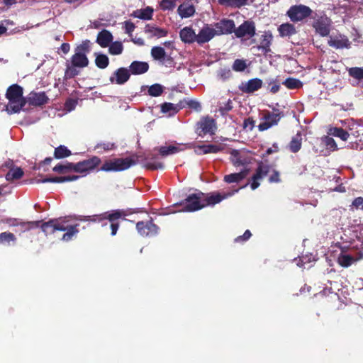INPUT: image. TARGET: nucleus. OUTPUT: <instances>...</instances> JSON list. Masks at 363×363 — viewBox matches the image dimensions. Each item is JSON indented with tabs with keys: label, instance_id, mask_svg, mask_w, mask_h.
<instances>
[{
	"label": "nucleus",
	"instance_id": "obj_1",
	"mask_svg": "<svg viewBox=\"0 0 363 363\" xmlns=\"http://www.w3.org/2000/svg\"><path fill=\"white\" fill-rule=\"evenodd\" d=\"M126 211L121 209L107 211L100 214L92 216L78 215L74 216V219L77 221L91 222L93 223H101V226L105 227L110 223V230H111V236H115L120 227V220H124L126 217Z\"/></svg>",
	"mask_w": 363,
	"mask_h": 363
},
{
	"label": "nucleus",
	"instance_id": "obj_2",
	"mask_svg": "<svg viewBox=\"0 0 363 363\" xmlns=\"http://www.w3.org/2000/svg\"><path fill=\"white\" fill-rule=\"evenodd\" d=\"M77 226H79V224L71 225L67 224V221L65 218H58L44 221L40 225V228L45 236L52 235L56 231L66 232L62 235V240L69 242L79 233Z\"/></svg>",
	"mask_w": 363,
	"mask_h": 363
},
{
	"label": "nucleus",
	"instance_id": "obj_3",
	"mask_svg": "<svg viewBox=\"0 0 363 363\" xmlns=\"http://www.w3.org/2000/svg\"><path fill=\"white\" fill-rule=\"evenodd\" d=\"M6 97L9 100L6 111L9 115L18 113L26 106V98L22 96V87L16 84L9 86Z\"/></svg>",
	"mask_w": 363,
	"mask_h": 363
},
{
	"label": "nucleus",
	"instance_id": "obj_4",
	"mask_svg": "<svg viewBox=\"0 0 363 363\" xmlns=\"http://www.w3.org/2000/svg\"><path fill=\"white\" fill-rule=\"evenodd\" d=\"M140 156L133 155L131 157L126 158H113L104 162L99 171L105 172H119L128 169L135 165Z\"/></svg>",
	"mask_w": 363,
	"mask_h": 363
},
{
	"label": "nucleus",
	"instance_id": "obj_5",
	"mask_svg": "<svg viewBox=\"0 0 363 363\" xmlns=\"http://www.w3.org/2000/svg\"><path fill=\"white\" fill-rule=\"evenodd\" d=\"M313 11L310 7L303 4H295L291 6L286 11V16L293 23H298L310 17Z\"/></svg>",
	"mask_w": 363,
	"mask_h": 363
},
{
	"label": "nucleus",
	"instance_id": "obj_6",
	"mask_svg": "<svg viewBox=\"0 0 363 363\" xmlns=\"http://www.w3.org/2000/svg\"><path fill=\"white\" fill-rule=\"evenodd\" d=\"M101 164V159L98 156H92L89 159L81 160L77 163H74L76 172L86 175L90 172L96 169Z\"/></svg>",
	"mask_w": 363,
	"mask_h": 363
},
{
	"label": "nucleus",
	"instance_id": "obj_7",
	"mask_svg": "<svg viewBox=\"0 0 363 363\" xmlns=\"http://www.w3.org/2000/svg\"><path fill=\"white\" fill-rule=\"evenodd\" d=\"M203 196L202 191L189 194L187 199L184 201V209L188 212L197 211L207 206L203 204V200L200 196Z\"/></svg>",
	"mask_w": 363,
	"mask_h": 363
},
{
	"label": "nucleus",
	"instance_id": "obj_8",
	"mask_svg": "<svg viewBox=\"0 0 363 363\" xmlns=\"http://www.w3.org/2000/svg\"><path fill=\"white\" fill-rule=\"evenodd\" d=\"M277 113L267 111L262 116V122L258 125V130L259 131L267 130V129L277 125L279 120L284 116L282 112L275 111Z\"/></svg>",
	"mask_w": 363,
	"mask_h": 363
},
{
	"label": "nucleus",
	"instance_id": "obj_9",
	"mask_svg": "<svg viewBox=\"0 0 363 363\" xmlns=\"http://www.w3.org/2000/svg\"><path fill=\"white\" fill-rule=\"evenodd\" d=\"M136 230L139 235L144 237H152L158 233L160 228L153 223V219L150 218L147 222L138 221L136 223Z\"/></svg>",
	"mask_w": 363,
	"mask_h": 363
},
{
	"label": "nucleus",
	"instance_id": "obj_10",
	"mask_svg": "<svg viewBox=\"0 0 363 363\" xmlns=\"http://www.w3.org/2000/svg\"><path fill=\"white\" fill-rule=\"evenodd\" d=\"M330 26L331 20L325 15L318 17L312 23V27L315 30V33L322 37L329 35Z\"/></svg>",
	"mask_w": 363,
	"mask_h": 363
},
{
	"label": "nucleus",
	"instance_id": "obj_11",
	"mask_svg": "<svg viewBox=\"0 0 363 363\" xmlns=\"http://www.w3.org/2000/svg\"><path fill=\"white\" fill-rule=\"evenodd\" d=\"M199 130L198 135L203 136L206 134L213 135L215 134V130L217 128L216 126V121L210 116L203 117L198 123Z\"/></svg>",
	"mask_w": 363,
	"mask_h": 363
},
{
	"label": "nucleus",
	"instance_id": "obj_12",
	"mask_svg": "<svg viewBox=\"0 0 363 363\" xmlns=\"http://www.w3.org/2000/svg\"><path fill=\"white\" fill-rule=\"evenodd\" d=\"M235 37L238 38L247 36L252 38L255 35V26L253 21H245L238 28H234L233 32Z\"/></svg>",
	"mask_w": 363,
	"mask_h": 363
},
{
	"label": "nucleus",
	"instance_id": "obj_13",
	"mask_svg": "<svg viewBox=\"0 0 363 363\" xmlns=\"http://www.w3.org/2000/svg\"><path fill=\"white\" fill-rule=\"evenodd\" d=\"M26 99V104L35 107H41L48 103L50 100L44 91L29 93Z\"/></svg>",
	"mask_w": 363,
	"mask_h": 363
},
{
	"label": "nucleus",
	"instance_id": "obj_14",
	"mask_svg": "<svg viewBox=\"0 0 363 363\" xmlns=\"http://www.w3.org/2000/svg\"><path fill=\"white\" fill-rule=\"evenodd\" d=\"M269 166L260 162L258 167H257L256 172L252 175V182H250V189H252V190L257 189L259 186H260L259 181L264 178V177L269 174Z\"/></svg>",
	"mask_w": 363,
	"mask_h": 363
},
{
	"label": "nucleus",
	"instance_id": "obj_15",
	"mask_svg": "<svg viewBox=\"0 0 363 363\" xmlns=\"http://www.w3.org/2000/svg\"><path fill=\"white\" fill-rule=\"evenodd\" d=\"M232 195L233 192L224 194L218 192L209 193L207 194L203 193V195L200 196V197L202 198V201L204 202V205L209 206H214L221 202V201L225 199L228 196H231Z\"/></svg>",
	"mask_w": 363,
	"mask_h": 363
},
{
	"label": "nucleus",
	"instance_id": "obj_16",
	"mask_svg": "<svg viewBox=\"0 0 363 363\" xmlns=\"http://www.w3.org/2000/svg\"><path fill=\"white\" fill-rule=\"evenodd\" d=\"M214 27L215 28L213 29L217 33V35H229L232 34V32L234 31L235 23L233 20L223 18L215 23Z\"/></svg>",
	"mask_w": 363,
	"mask_h": 363
},
{
	"label": "nucleus",
	"instance_id": "obj_17",
	"mask_svg": "<svg viewBox=\"0 0 363 363\" xmlns=\"http://www.w3.org/2000/svg\"><path fill=\"white\" fill-rule=\"evenodd\" d=\"M130 74V72L126 68H118L114 71L113 75L110 77L109 81L112 84L123 85L128 81Z\"/></svg>",
	"mask_w": 363,
	"mask_h": 363
},
{
	"label": "nucleus",
	"instance_id": "obj_18",
	"mask_svg": "<svg viewBox=\"0 0 363 363\" xmlns=\"http://www.w3.org/2000/svg\"><path fill=\"white\" fill-rule=\"evenodd\" d=\"M217 35V32L211 28L208 25L203 26L198 34H196V43L199 45L209 42L213 38Z\"/></svg>",
	"mask_w": 363,
	"mask_h": 363
},
{
	"label": "nucleus",
	"instance_id": "obj_19",
	"mask_svg": "<svg viewBox=\"0 0 363 363\" xmlns=\"http://www.w3.org/2000/svg\"><path fill=\"white\" fill-rule=\"evenodd\" d=\"M224 145L219 143L218 145L215 144H209V145H199L196 146V154L200 155H207L211 153H218L223 151Z\"/></svg>",
	"mask_w": 363,
	"mask_h": 363
},
{
	"label": "nucleus",
	"instance_id": "obj_20",
	"mask_svg": "<svg viewBox=\"0 0 363 363\" xmlns=\"http://www.w3.org/2000/svg\"><path fill=\"white\" fill-rule=\"evenodd\" d=\"M262 86V81L259 78H254L248 80L247 82H242L238 86V89L245 94H252L259 89Z\"/></svg>",
	"mask_w": 363,
	"mask_h": 363
},
{
	"label": "nucleus",
	"instance_id": "obj_21",
	"mask_svg": "<svg viewBox=\"0 0 363 363\" xmlns=\"http://www.w3.org/2000/svg\"><path fill=\"white\" fill-rule=\"evenodd\" d=\"M142 161L144 162L145 168L149 170L155 171L164 169V164L157 160V156L155 155L147 154L145 155Z\"/></svg>",
	"mask_w": 363,
	"mask_h": 363
},
{
	"label": "nucleus",
	"instance_id": "obj_22",
	"mask_svg": "<svg viewBox=\"0 0 363 363\" xmlns=\"http://www.w3.org/2000/svg\"><path fill=\"white\" fill-rule=\"evenodd\" d=\"M273 40V35L270 31H265L260 36V44L257 46L258 50H261V52L264 55H267L271 52V45Z\"/></svg>",
	"mask_w": 363,
	"mask_h": 363
},
{
	"label": "nucleus",
	"instance_id": "obj_23",
	"mask_svg": "<svg viewBox=\"0 0 363 363\" xmlns=\"http://www.w3.org/2000/svg\"><path fill=\"white\" fill-rule=\"evenodd\" d=\"M350 43L345 35L330 37L328 40V45L335 49H343L350 48Z\"/></svg>",
	"mask_w": 363,
	"mask_h": 363
},
{
	"label": "nucleus",
	"instance_id": "obj_24",
	"mask_svg": "<svg viewBox=\"0 0 363 363\" xmlns=\"http://www.w3.org/2000/svg\"><path fill=\"white\" fill-rule=\"evenodd\" d=\"M184 107L182 101L177 104H172L170 102H164L161 105V112L169 116L177 114L181 109Z\"/></svg>",
	"mask_w": 363,
	"mask_h": 363
},
{
	"label": "nucleus",
	"instance_id": "obj_25",
	"mask_svg": "<svg viewBox=\"0 0 363 363\" xmlns=\"http://www.w3.org/2000/svg\"><path fill=\"white\" fill-rule=\"evenodd\" d=\"M180 40L188 44H191L196 40V34L190 26H185L179 31Z\"/></svg>",
	"mask_w": 363,
	"mask_h": 363
},
{
	"label": "nucleus",
	"instance_id": "obj_26",
	"mask_svg": "<svg viewBox=\"0 0 363 363\" xmlns=\"http://www.w3.org/2000/svg\"><path fill=\"white\" fill-rule=\"evenodd\" d=\"M149 69V65L145 62L134 61L130 63V74L134 75H139L145 74Z\"/></svg>",
	"mask_w": 363,
	"mask_h": 363
},
{
	"label": "nucleus",
	"instance_id": "obj_27",
	"mask_svg": "<svg viewBox=\"0 0 363 363\" xmlns=\"http://www.w3.org/2000/svg\"><path fill=\"white\" fill-rule=\"evenodd\" d=\"M81 177L78 175L45 177L39 181L41 183H64L68 182H75Z\"/></svg>",
	"mask_w": 363,
	"mask_h": 363
},
{
	"label": "nucleus",
	"instance_id": "obj_28",
	"mask_svg": "<svg viewBox=\"0 0 363 363\" xmlns=\"http://www.w3.org/2000/svg\"><path fill=\"white\" fill-rule=\"evenodd\" d=\"M177 12L178 15H179L182 18L191 17L195 13L194 6L188 2H184L178 6Z\"/></svg>",
	"mask_w": 363,
	"mask_h": 363
},
{
	"label": "nucleus",
	"instance_id": "obj_29",
	"mask_svg": "<svg viewBox=\"0 0 363 363\" xmlns=\"http://www.w3.org/2000/svg\"><path fill=\"white\" fill-rule=\"evenodd\" d=\"M153 15V9L150 6H147L144 9H137L133 11L130 16L138 18L144 21H149L152 19Z\"/></svg>",
	"mask_w": 363,
	"mask_h": 363
},
{
	"label": "nucleus",
	"instance_id": "obj_30",
	"mask_svg": "<svg viewBox=\"0 0 363 363\" xmlns=\"http://www.w3.org/2000/svg\"><path fill=\"white\" fill-rule=\"evenodd\" d=\"M112 34L107 30L104 29L97 35L96 43H99L101 48H106L112 42Z\"/></svg>",
	"mask_w": 363,
	"mask_h": 363
},
{
	"label": "nucleus",
	"instance_id": "obj_31",
	"mask_svg": "<svg viewBox=\"0 0 363 363\" xmlns=\"http://www.w3.org/2000/svg\"><path fill=\"white\" fill-rule=\"evenodd\" d=\"M277 31H279V36L281 38L290 37L296 33L294 25L289 23L279 25V28H277Z\"/></svg>",
	"mask_w": 363,
	"mask_h": 363
},
{
	"label": "nucleus",
	"instance_id": "obj_32",
	"mask_svg": "<svg viewBox=\"0 0 363 363\" xmlns=\"http://www.w3.org/2000/svg\"><path fill=\"white\" fill-rule=\"evenodd\" d=\"M248 169H244L239 173H232L225 176L223 181L228 184L238 183L246 178Z\"/></svg>",
	"mask_w": 363,
	"mask_h": 363
},
{
	"label": "nucleus",
	"instance_id": "obj_33",
	"mask_svg": "<svg viewBox=\"0 0 363 363\" xmlns=\"http://www.w3.org/2000/svg\"><path fill=\"white\" fill-rule=\"evenodd\" d=\"M182 150L180 147V145H169V146H161L157 148L160 156L162 157H167L169 155H174Z\"/></svg>",
	"mask_w": 363,
	"mask_h": 363
},
{
	"label": "nucleus",
	"instance_id": "obj_34",
	"mask_svg": "<svg viewBox=\"0 0 363 363\" xmlns=\"http://www.w3.org/2000/svg\"><path fill=\"white\" fill-rule=\"evenodd\" d=\"M363 257V252L359 253V257L354 258L350 255L341 254L338 257V263L342 267H348L356 261H358Z\"/></svg>",
	"mask_w": 363,
	"mask_h": 363
},
{
	"label": "nucleus",
	"instance_id": "obj_35",
	"mask_svg": "<svg viewBox=\"0 0 363 363\" xmlns=\"http://www.w3.org/2000/svg\"><path fill=\"white\" fill-rule=\"evenodd\" d=\"M67 65L79 66V68H84L88 65V59L86 55L74 54L71 56L70 63Z\"/></svg>",
	"mask_w": 363,
	"mask_h": 363
},
{
	"label": "nucleus",
	"instance_id": "obj_36",
	"mask_svg": "<svg viewBox=\"0 0 363 363\" xmlns=\"http://www.w3.org/2000/svg\"><path fill=\"white\" fill-rule=\"evenodd\" d=\"M219 5L225 7L240 9L248 5V0H217Z\"/></svg>",
	"mask_w": 363,
	"mask_h": 363
},
{
	"label": "nucleus",
	"instance_id": "obj_37",
	"mask_svg": "<svg viewBox=\"0 0 363 363\" xmlns=\"http://www.w3.org/2000/svg\"><path fill=\"white\" fill-rule=\"evenodd\" d=\"M302 147V135L300 132H298L293 138L289 144V150L291 153L298 152Z\"/></svg>",
	"mask_w": 363,
	"mask_h": 363
},
{
	"label": "nucleus",
	"instance_id": "obj_38",
	"mask_svg": "<svg viewBox=\"0 0 363 363\" xmlns=\"http://www.w3.org/2000/svg\"><path fill=\"white\" fill-rule=\"evenodd\" d=\"M53 171L57 174H66L71 172H75L74 164L72 162H67L65 164H58L53 167Z\"/></svg>",
	"mask_w": 363,
	"mask_h": 363
},
{
	"label": "nucleus",
	"instance_id": "obj_39",
	"mask_svg": "<svg viewBox=\"0 0 363 363\" xmlns=\"http://www.w3.org/2000/svg\"><path fill=\"white\" fill-rule=\"evenodd\" d=\"M23 176V171L20 167H12L6 174V179L8 182L20 179Z\"/></svg>",
	"mask_w": 363,
	"mask_h": 363
},
{
	"label": "nucleus",
	"instance_id": "obj_40",
	"mask_svg": "<svg viewBox=\"0 0 363 363\" xmlns=\"http://www.w3.org/2000/svg\"><path fill=\"white\" fill-rule=\"evenodd\" d=\"M145 33L150 34L151 36H156L157 38L165 37L167 35V30L161 28L154 27L150 25H147L145 28Z\"/></svg>",
	"mask_w": 363,
	"mask_h": 363
},
{
	"label": "nucleus",
	"instance_id": "obj_41",
	"mask_svg": "<svg viewBox=\"0 0 363 363\" xmlns=\"http://www.w3.org/2000/svg\"><path fill=\"white\" fill-rule=\"evenodd\" d=\"M329 133L333 135V137L340 138V140L342 141H347L348 138L350 137V134L347 130L338 127L330 128V130H329Z\"/></svg>",
	"mask_w": 363,
	"mask_h": 363
},
{
	"label": "nucleus",
	"instance_id": "obj_42",
	"mask_svg": "<svg viewBox=\"0 0 363 363\" xmlns=\"http://www.w3.org/2000/svg\"><path fill=\"white\" fill-rule=\"evenodd\" d=\"M71 156V151L65 145H60L54 150V158L60 160Z\"/></svg>",
	"mask_w": 363,
	"mask_h": 363
},
{
	"label": "nucleus",
	"instance_id": "obj_43",
	"mask_svg": "<svg viewBox=\"0 0 363 363\" xmlns=\"http://www.w3.org/2000/svg\"><path fill=\"white\" fill-rule=\"evenodd\" d=\"M91 45V43H90L89 40L82 41V43L74 49V54L86 55L89 53Z\"/></svg>",
	"mask_w": 363,
	"mask_h": 363
},
{
	"label": "nucleus",
	"instance_id": "obj_44",
	"mask_svg": "<svg viewBox=\"0 0 363 363\" xmlns=\"http://www.w3.org/2000/svg\"><path fill=\"white\" fill-rule=\"evenodd\" d=\"M95 65L100 69H106L108 65V58L105 54L95 53Z\"/></svg>",
	"mask_w": 363,
	"mask_h": 363
},
{
	"label": "nucleus",
	"instance_id": "obj_45",
	"mask_svg": "<svg viewBox=\"0 0 363 363\" xmlns=\"http://www.w3.org/2000/svg\"><path fill=\"white\" fill-rule=\"evenodd\" d=\"M109 47L110 55H119L123 52V44L121 41H115L108 45Z\"/></svg>",
	"mask_w": 363,
	"mask_h": 363
},
{
	"label": "nucleus",
	"instance_id": "obj_46",
	"mask_svg": "<svg viewBox=\"0 0 363 363\" xmlns=\"http://www.w3.org/2000/svg\"><path fill=\"white\" fill-rule=\"evenodd\" d=\"M230 158H231L232 164L235 167L245 164V161L242 159L239 151L237 150H232L231 152H230Z\"/></svg>",
	"mask_w": 363,
	"mask_h": 363
},
{
	"label": "nucleus",
	"instance_id": "obj_47",
	"mask_svg": "<svg viewBox=\"0 0 363 363\" xmlns=\"http://www.w3.org/2000/svg\"><path fill=\"white\" fill-rule=\"evenodd\" d=\"M283 84L289 89H297L302 86V82L296 78H288L284 81Z\"/></svg>",
	"mask_w": 363,
	"mask_h": 363
},
{
	"label": "nucleus",
	"instance_id": "obj_48",
	"mask_svg": "<svg viewBox=\"0 0 363 363\" xmlns=\"http://www.w3.org/2000/svg\"><path fill=\"white\" fill-rule=\"evenodd\" d=\"M151 55H152L153 59L159 61L164 60L166 57L165 50L159 46L153 47L151 49Z\"/></svg>",
	"mask_w": 363,
	"mask_h": 363
},
{
	"label": "nucleus",
	"instance_id": "obj_49",
	"mask_svg": "<svg viewBox=\"0 0 363 363\" xmlns=\"http://www.w3.org/2000/svg\"><path fill=\"white\" fill-rule=\"evenodd\" d=\"M79 66L76 65H66V69H65V78L66 79H74L79 73V71L77 69Z\"/></svg>",
	"mask_w": 363,
	"mask_h": 363
},
{
	"label": "nucleus",
	"instance_id": "obj_50",
	"mask_svg": "<svg viewBox=\"0 0 363 363\" xmlns=\"http://www.w3.org/2000/svg\"><path fill=\"white\" fill-rule=\"evenodd\" d=\"M164 92V88L160 84H155L148 89V94L150 96L158 97Z\"/></svg>",
	"mask_w": 363,
	"mask_h": 363
},
{
	"label": "nucleus",
	"instance_id": "obj_51",
	"mask_svg": "<svg viewBox=\"0 0 363 363\" xmlns=\"http://www.w3.org/2000/svg\"><path fill=\"white\" fill-rule=\"evenodd\" d=\"M43 223H44L43 220L26 221L21 222L19 225H21V228H23L25 230H30L33 228H40V224Z\"/></svg>",
	"mask_w": 363,
	"mask_h": 363
},
{
	"label": "nucleus",
	"instance_id": "obj_52",
	"mask_svg": "<svg viewBox=\"0 0 363 363\" xmlns=\"http://www.w3.org/2000/svg\"><path fill=\"white\" fill-rule=\"evenodd\" d=\"M247 67L246 61L242 59H237L234 60L233 65H232V69L234 72H242Z\"/></svg>",
	"mask_w": 363,
	"mask_h": 363
},
{
	"label": "nucleus",
	"instance_id": "obj_53",
	"mask_svg": "<svg viewBox=\"0 0 363 363\" xmlns=\"http://www.w3.org/2000/svg\"><path fill=\"white\" fill-rule=\"evenodd\" d=\"M350 76L357 80L363 79V69L359 67H351L349 69Z\"/></svg>",
	"mask_w": 363,
	"mask_h": 363
},
{
	"label": "nucleus",
	"instance_id": "obj_54",
	"mask_svg": "<svg viewBox=\"0 0 363 363\" xmlns=\"http://www.w3.org/2000/svg\"><path fill=\"white\" fill-rule=\"evenodd\" d=\"M233 109L232 100L228 99L227 102L219 106L218 111L222 116H225Z\"/></svg>",
	"mask_w": 363,
	"mask_h": 363
},
{
	"label": "nucleus",
	"instance_id": "obj_55",
	"mask_svg": "<svg viewBox=\"0 0 363 363\" xmlns=\"http://www.w3.org/2000/svg\"><path fill=\"white\" fill-rule=\"evenodd\" d=\"M175 6L174 0H162L160 2V8L163 11H172Z\"/></svg>",
	"mask_w": 363,
	"mask_h": 363
},
{
	"label": "nucleus",
	"instance_id": "obj_56",
	"mask_svg": "<svg viewBox=\"0 0 363 363\" xmlns=\"http://www.w3.org/2000/svg\"><path fill=\"white\" fill-rule=\"evenodd\" d=\"M15 240V235L11 233L4 232L0 233V244H3L4 242H14Z\"/></svg>",
	"mask_w": 363,
	"mask_h": 363
},
{
	"label": "nucleus",
	"instance_id": "obj_57",
	"mask_svg": "<svg viewBox=\"0 0 363 363\" xmlns=\"http://www.w3.org/2000/svg\"><path fill=\"white\" fill-rule=\"evenodd\" d=\"M324 143L325 146H326V148L330 150L332 152H334L337 150V143H335V141L333 140V138L330 136H326L324 138Z\"/></svg>",
	"mask_w": 363,
	"mask_h": 363
},
{
	"label": "nucleus",
	"instance_id": "obj_58",
	"mask_svg": "<svg viewBox=\"0 0 363 363\" xmlns=\"http://www.w3.org/2000/svg\"><path fill=\"white\" fill-rule=\"evenodd\" d=\"M115 148V145H114V143H97L96 146H95V149H102L105 151H108V150H112Z\"/></svg>",
	"mask_w": 363,
	"mask_h": 363
},
{
	"label": "nucleus",
	"instance_id": "obj_59",
	"mask_svg": "<svg viewBox=\"0 0 363 363\" xmlns=\"http://www.w3.org/2000/svg\"><path fill=\"white\" fill-rule=\"evenodd\" d=\"M251 237V233L249 230H245L242 235H240L237 237V238L234 239V242H245L247 241Z\"/></svg>",
	"mask_w": 363,
	"mask_h": 363
},
{
	"label": "nucleus",
	"instance_id": "obj_60",
	"mask_svg": "<svg viewBox=\"0 0 363 363\" xmlns=\"http://www.w3.org/2000/svg\"><path fill=\"white\" fill-rule=\"evenodd\" d=\"M187 106L189 108L192 109L194 111H201V104H199V102L197 101L190 100L187 102Z\"/></svg>",
	"mask_w": 363,
	"mask_h": 363
},
{
	"label": "nucleus",
	"instance_id": "obj_61",
	"mask_svg": "<svg viewBox=\"0 0 363 363\" xmlns=\"http://www.w3.org/2000/svg\"><path fill=\"white\" fill-rule=\"evenodd\" d=\"M135 24L130 21L124 22V30H125V33L131 35V33L135 30Z\"/></svg>",
	"mask_w": 363,
	"mask_h": 363
},
{
	"label": "nucleus",
	"instance_id": "obj_62",
	"mask_svg": "<svg viewBox=\"0 0 363 363\" xmlns=\"http://www.w3.org/2000/svg\"><path fill=\"white\" fill-rule=\"evenodd\" d=\"M254 126L255 121L252 119V118L248 117L244 120L243 128H248V130H251Z\"/></svg>",
	"mask_w": 363,
	"mask_h": 363
},
{
	"label": "nucleus",
	"instance_id": "obj_63",
	"mask_svg": "<svg viewBox=\"0 0 363 363\" xmlns=\"http://www.w3.org/2000/svg\"><path fill=\"white\" fill-rule=\"evenodd\" d=\"M279 172L276 170H273L272 174H271L270 177H269V182L279 183Z\"/></svg>",
	"mask_w": 363,
	"mask_h": 363
},
{
	"label": "nucleus",
	"instance_id": "obj_64",
	"mask_svg": "<svg viewBox=\"0 0 363 363\" xmlns=\"http://www.w3.org/2000/svg\"><path fill=\"white\" fill-rule=\"evenodd\" d=\"M269 86H270V92L272 94H276L279 91V84L276 81L271 82Z\"/></svg>",
	"mask_w": 363,
	"mask_h": 363
}]
</instances>
